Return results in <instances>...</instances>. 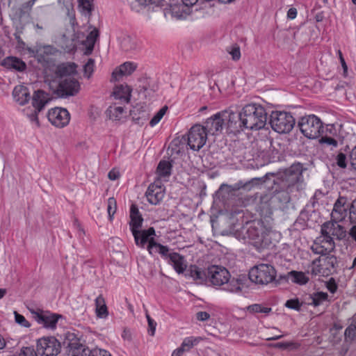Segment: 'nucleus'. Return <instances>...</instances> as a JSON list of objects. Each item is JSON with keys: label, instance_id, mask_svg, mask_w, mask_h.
<instances>
[{"label": "nucleus", "instance_id": "obj_1", "mask_svg": "<svg viewBox=\"0 0 356 356\" xmlns=\"http://www.w3.org/2000/svg\"><path fill=\"white\" fill-rule=\"evenodd\" d=\"M187 275L200 283L216 289L222 288L231 293H238L242 289L241 280L231 278L230 273L222 266L211 265L202 270L195 265H191Z\"/></svg>", "mask_w": 356, "mask_h": 356}, {"label": "nucleus", "instance_id": "obj_2", "mask_svg": "<svg viewBox=\"0 0 356 356\" xmlns=\"http://www.w3.org/2000/svg\"><path fill=\"white\" fill-rule=\"evenodd\" d=\"M267 113L260 104H249L245 105L240 112L232 111V128L235 129L236 134L244 129L250 130H259L266 124Z\"/></svg>", "mask_w": 356, "mask_h": 356}, {"label": "nucleus", "instance_id": "obj_3", "mask_svg": "<svg viewBox=\"0 0 356 356\" xmlns=\"http://www.w3.org/2000/svg\"><path fill=\"white\" fill-rule=\"evenodd\" d=\"M338 222L332 219L321 225V236L316 238L311 248L313 252L321 255L329 254L335 249L334 239L341 241L346 236L345 228Z\"/></svg>", "mask_w": 356, "mask_h": 356}, {"label": "nucleus", "instance_id": "obj_4", "mask_svg": "<svg viewBox=\"0 0 356 356\" xmlns=\"http://www.w3.org/2000/svg\"><path fill=\"white\" fill-rule=\"evenodd\" d=\"M233 123L232 111L229 109L218 112L208 118L202 127L207 132V135H218L223 128H226L228 132L236 134L235 129L232 128Z\"/></svg>", "mask_w": 356, "mask_h": 356}, {"label": "nucleus", "instance_id": "obj_5", "mask_svg": "<svg viewBox=\"0 0 356 356\" xmlns=\"http://www.w3.org/2000/svg\"><path fill=\"white\" fill-rule=\"evenodd\" d=\"M270 229L266 228L262 222L251 223L246 230V236L254 245L258 248H266L270 243Z\"/></svg>", "mask_w": 356, "mask_h": 356}, {"label": "nucleus", "instance_id": "obj_6", "mask_svg": "<svg viewBox=\"0 0 356 356\" xmlns=\"http://www.w3.org/2000/svg\"><path fill=\"white\" fill-rule=\"evenodd\" d=\"M276 277L275 268L268 264H259L252 267L249 272L250 280L261 285H266L273 282Z\"/></svg>", "mask_w": 356, "mask_h": 356}, {"label": "nucleus", "instance_id": "obj_7", "mask_svg": "<svg viewBox=\"0 0 356 356\" xmlns=\"http://www.w3.org/2000/svg\"><path fill=\"white\" fill-rule=\"evenodd\" d=\"M293 115L285 111H273L270 115V124L272 129L277 133H289L295 125Z\"/></svg>", "mask_w": 356, "mask_h": 356}, {"label": "nucleus", "instance_id": "obj_8", "mask_svg": "<svg viewBox=\"0 0 356 356\" xmlns=\"http://www.w3.org/2000/svg\"><path fill=\"white\" fill-rule=\"evenodd\" d=\"M298 127L301 133L310 139L318 138L323 131V122L314 115L302 117L298 122Z\"/></svg>", "mask_w": 356, "mask_h": 356}, {"label": "nucleus", "instance_id": "obj_9", "mask_svg": "<svg viewBox=\"0 0 356 356\" xmlns=\"http://www.w3.org/2000/svg\"><path fill=\"white\" fill-rule=\"evenodd\" d=\"M129 227L134 236L135 243L137 246L144 248L147 243L148 236H155V229L151 227L147 229L140 230L143 218L141 216L130 217Z\"/></svg>", "mask_w": 356, "mask_h": 356}, {"label": "nucleus", "instance_id": "obj_10", "mask_svg": "<svg viewBox=\"0 0 356 356\" xmlns=\"http://www.w3.org/2000/svg\"><path fill=\"white\" fill-rule=\"evenodd\" d=\"M63 343L66 346L67 356H88L90 349L81 343L75 333L67 332Z\"/></svg>", "mask_w": 356, "mask_h": 356}, {"label": "nucleus", "instance_id": "obj_11", "mask_svg": "<svg viewBox=\"0 0 356 356\" xmlns=\"http://www.w3.org/2000/svg\"><path fill=\"white\" fill-rule=\"evenodd\" d=\"M36 348L41 356H57L60 353L61 345L54 337H44L37 341Z\"/></svg>", "mask_w": 356, "mask_h": 356}, {"label": "nucleus", "instance_id": "obj_12", "mask_svg": "<svg viewBox=\"0 0 356 356\" xmlns=\"http://www.w3.org/2000/svg\"><path fill=\"white\" fill-rule=\"evenodd\" d=\"M207 139V132L205 131L202 125L197 124L190 129L187 143L191 149L198 151L205 145Z\"/></svg>", "mask_w": 356, "mask_h": 356}, {"label": "nucleus", "instance_id": "obj_13", "mask_svg": "<svg viewBox=\"0 0 356 356\" xmlns=\"http://www.w3.org/2000/svg\"><path fill=\"white\" fill-rule=\"evenodd\" d=\"M29 310L33 314L35 321L46 328L55 329L58 319L61 318V315L52 314L47 311L40 309L35 311L33 309H29Z\"/></svg>", "mask_w": 356, "mask_h": 356}, {"label": "nucleus", "instance_id": "obj_14", "mask_svg": "<svg viewBox=\"0 0 356 356\" xmlns=\"http://www.w3.org/2000/svg\"><path fill=\"white\" fill-rule=\"evenodd\" d=\"M79 89V83L74 77H67L60 81L56 92L58 96L65 97L76 95Z\"/></svg>", "mask_w": 356, "mask_h": 356}, {"label": "nucleus", "instance_id": "obj_15", "mask_svg": "<svg viewBox=\"0 0 356 356\" xmlns=\"http://www.w3.org/2000/svg\"><path fill=\"white\" fill-rule=\"evenodd\" d=\"M350 204L346 196H339L335 201L331 213V218L335 221L343 220L350 211Z\"/></svg>", "mask_w": 356, "mask_h": 356}, {"label": "nucleus", "instance_id": "obj_16", "mask_svg": "<svg viewBox=\"0 0 356 356\" xmlns=\"http://www.w3.org/2000/svg\"><path fill=\"white\" fill-rule=\"evenodd\" d=\"M47 118L53 125L62 128L68 124L70 115L65 108H55L48 112Z\"/></svg>", "mask_w": 356, "mask_h": 356}, {"label": "nucleus", "instance_id": "obj_17", "mask_svg": "<svg viewBox=\"0 0 356 356\" xmlns=\"http://www.w3.org/2000/svg\"><path fill=\"white\" fill-rule=\"evenodd\" d=\"M49 101L50 98L47 92L41 90L35 91L32 97V105L35 108V113L29 116L31 121H35L37 124H39L38 113L44 108Z\"/></svg>", "mask_w": 356, "mask_h": 356}, {"label": "nucleus", "instance_id": "obj_18", "mask_svg": "<svg viewBox=\"0 0 356 356\" xmlns=\"http://www.w3.org/2000/svg\"><path fill=\"white\" fill-rule=\"evenodd\" d=\"M165 195V188L159 181L151 184L145 193L147 201L154 205L159 204Z\"/></svg>", "mask_w": 356, "mask_h": 356}, {"label": "nucleus", "instance_id": "obj_19", "mask_svg": "<svg viewBox=\"0 0 356 356\" xmlns=\"http://www.w3.org/2000/svg\"><path fill=\"white\" fill-rule=\"evenodd\" d=\"M302 166L300 163L293 164L286 169L284 173V179L290 188L298 184L302 179Z\"/></svg>", "mask_w": 356, "mask_h": 356}, {"label": "nucleus", "instance_id": "obj_20", "mask_svg": "<svg viewBox=\"0 0 356 356\" xmlns=\"http://www.w3.org/2000/svg\"><path fill=\"white\" fill-rule=\"evenodd\" d=\"M137 67V65L132 62H125L116 67L112 73L111 81H118L123 76L131 75Z\"/></svg>", "mask_w": 356, "mask_h": 356}, {"label": "nucleus", "instance_id": "obj_21", "mask_svg": "<svg viewBox=\"0 0 356 356\" xmlns=\"http://www.w3.org/2000/svg\"><path fill=\"white\" fill-rule=\"evenodd\" d=\"M168 263L179 274L183 273L187 268V262L184 257L177 252H171L168 255Z\"/></svg>", "mask_w": 356, "mask_h": 356}, {"label": "nucleus", "instance_id": "obj_22", "mask_svg": "<svg viewBox=\"0 0 356 356\" xmlns=\"http://www.w3.org/2000/svg\"><path fill=\"white\" fill-rule=\"evenodd\" d=\"M13 96L16 102L19 105H24L31 99L30 92L26 86L18 85L14 88Z\"/></svg>", "mask_w": 356, "mask_h": 356}, {"label": "nucleus", "instance_id": "obj_23", "mask_svg": "<svg viewBox=\"0 0 356 356\" xmlns=\"http://www.w3.org/2000/svg\"><path fill=\"white\" fill-rule=\"evenodd\" d=\"M163 0H131L130 6L133 10L140 12L143 8L152 7L154 9L155 7H160L163 6Z\"/></svg>", "mask_w": 356, "mask_h": 356}, {"label": "nucleus", "instance_id": "obj_24", "mask_svg": "<svg viewBox=\"0 0 356 356\" xmlns=\"http://www.w3.org/2000/svg\"><path fill=\"white\" fill-rule=\"evenodd\" d=\"M1 65L8 69L15 70L19 72H23L26 67V63L22 60L13 56L4 58L1 62Z\"/></svg>", "mask_w": 356, "mask_h": 356}, {"label": "nucleus", "instance_id": "obj_25", "mask_svg": "<svg viewBox=\"0 0 356 356\" xmlns=\"http://www.w3.org/2000/svg\"><path fill=\"white\" fill-rule=\"evenodd\" d=\"M121 49L127 52H134L140 48L138 40L130 35H124L120 41Z\"/></svg>", "mask_w": 356, "mask_h": 356}, {"label": "nucleus", "instance_id": "obj_26", "mask_svg": "<svg viewBox=\"0 0 356 356\" xmlns=\"http://www.w3.org/2000/svg\"><path fill=\"white\" fill-rule=\"evenodd\" d=\"M77 65L74 63H63L59 65L56 70V74L61 79L67 77H73L76 74Z\"/></svg>", "mask_w": 356, "mask_h": 356}, {"label": "nucleus", "instance_id": "obj_27", "mask_svg": "<svg viewBox=\"0 0 356 356\" xmlns=\"http://www.w3.org/2000/svg\"><path fill=\"white\" fill-rule=\"evenodd\" d=\"M131 89L128 86L120 85L115 88L113 96L115 99L128 103L131 97Z\"/></svg>", "mask_w": 356, "mask_h": 356}, {"label": "nucleus", "instance_id": "obj_28", "mask_svg": "<svg viewBox=\"0 0 356 356\" xmlns=\"http://www.w3.org/2000/svg\"><path fill=\"white\" fill-rule=\"evenodd\" d=\"M95 312L98 318H106L108 316L106 301L102 295H99L95 299Z\"/></svg>", "mask_w": 356, "mask_h": 356}, {"label": "nucleus", "instance_id": "obj_29", "mask_svg": "<svg viewBox=\"0 0 356 356\" xmlns=\"http://www.w3.org/2000/svg\"><path fill=\"white\" fill-rule=\"evenodd\" d=\"M172 164L170 161L161 160L157 166L156 173L160 179L167 181L171 175Z\"/></svg>", "mask_w": 356, "mask_h": 356}, {"label": "nucleus", "instance_id": "obj_30", "mask_svg": "<svg viewBox=\"0 0 356 356\" xmlns=\"http://www.w3.org/2000/svg\"><path fill=\"white\" fill-rule=\"evenodd\" d=\"M98 36L99 31L96 29L91 31L87 35L86 40L83 42V44L86 47L84 54L90 55L92 53Z\"/></svg>", "mask_w": 356, "mask_h": 356}, {"label": "nucleus", "instance_id": "obj_31", "mask_svg": "<svg viewBox=\"0 0 356 356\" xmlns=\"http://www.w3.org/2000/svg\"><path fill=\"white\" fill-rule=\"evenodd\" d=\"M289 277L293 282L299 284H305L309 281V278L306 276V275L300 271H290L289 273Z\"/></svg>", "mask_w": 356, "mask_h": 356}, {"label": "nucleus", "instance_id": "obj_32", "mask_svg": "<svg viewBox=\"0 0 356 356\" xmlns=\"http://www.w3.org/2000/svg\"><path fill=\"white\" fill-rule=\"evenodd\" d=\"M312 302L309 303L315 307L321 305L323 302L327 299V294L325 292H316L310 296Z\"/></svg>", "mask_w": 356, "mask_h": 356}, {"label": "nucleus", "instance_id": "obj_33", "mask_svg": "<svg viewBox=\"0 0 356 356\" xmlns=\"http://www.w3.org/2000/svg\"><path fill=\"white\" fill-rule=\"evenodd\" d=\"M136 111H138V110L136 109L131 111L133 120L138 124H144L147 120L148 113L145 111H143L137 114Z\"/></svg>", "mask_w": 356, "mask_h": 356}, {"label": "nucleus", "instance_id": "obj_34", "mask_svg": "<svg viewBox=\"0 0 356 356\" xmlns=\"http://www.w3.org/2000/svg\"><path fill=\"white\" fill-rule=\"evenodd\" d=\"M323 266L328 273L334 271L337 266V259L333 255H330L323 259Z\"/></svg>", "mask_w": 356, "mask_h": 356}, {"label": "nucleus", "instance_id": "obj_35", "mask_svg": "<svg viewBox=\"0 0 356 356\" xmlns=\"http://www.w3.org/2000/svg\"><path fill=\"white\" fill-rule=\"evenodd\" d=\"M154 236H148L147 239V243H148L147 249L148 252L152 255L154 253H159V248L157 245H162L155 241Z\"/></svg>", "mask_w": 356, "mask_h": 356}, {"label": "nucleus", "instance_id": "obj_36", "mask_svg": "<svg viewBox=\"0 0 356 356\" xmlns=\"http://www.w3.org/2000/svg\"><path fill=\"white\" fill-rule=\"evenodd\" d=\"M247 309L250 313L268 314L269 312H271L270 307H264L260 304H253V305H249L247 307Z\"/></svg>", "mask_w": 356, "mask_h": 356}, {"label": "nucleus", "instance_id": "obj_37", "mask_svg": "<svg viewBox=\"0 0 356 356\" xmlns=\"http://www.w3.org/2000/svg\"><path fill=\"white\" fill-rule=\"evenodd\" d=\"M117 211V202L114 197H109L107 202V212L110 221L113 220V216Z\"/></svg>", "mask_w": 356, "mask_h": 356}, {"label": "nucleus", "instance_id": "obj_38", "mask_svg": "<svg viewBox=\"0 0 356 356\" xmlns=\"http://www.w3.org/2000/svg\"><path fill=\"white\" fill-rule=\"evenodd\" d=\"M198 342L199 339L197 338H195L193 337H186L182 341L181 347H182L185 350V351H188Z\"/></svg>", "mask_w": 356, "mask_h": 356}, {"label": "nucleus", "instance_id": "obj_39", "mask_svg": "<svg viewBox=\"0 0 356 356\" xmlns=\"http://www.w3.org/2000/svg\"><path fill=\"white\" fill-rule=\"evenodd\" d=\"M108 111L110 113L111 118L115 120H120L122 118L124 110L122 106H115L110 107Z\"/></svg>", "mask_w": 356, "mask_h": 356}, {"label": "nucleus", "instance_id": "obj_40", "mask_svg": "<svg viewBox=\"0 0 356 356\" xmlns=\"http://www.w3.org/2000/svg\"><path fill=\"white\" fill-rule=\"evenodd\" d=\"M168 109L167 106H164L161 108L152 118V120L149 122V125L151 127L155 126L156 124L159 122V121L162 119L165 113H166V111Z\"/></svg>", "mask_w": 356, "mask_h": 356}, {"label": "nucleus", "instance_id": "obj_41", "mask_svg": "<svg viewBox=\"0 0 356 356\" xmlns=\"http://www.w3.org/2000/svg\"><path fill=\"white\" fill-rule=\"evenodd\" d=\"M14 316H15V321L16 323H17L21 327H30L31 323L25 318V317L19 314L17 312H14Z\"/></svg>", "mask_w": 356, "mask_h": 356}, {"label": "nucleus", "instance_id": "obj_42", "mask_svg": "<svg viewBox=\"0 0 356 356\" xmlns=\"http://www.w3.org/2000/svg\"><path fill=\"white\" fill-rule=\"evenodd\" d=\"M36 1L37 0H29L22 3L19 9L20 15L22 16L29 13Z\"/></svg>", "mask_w": 356, "mask_h": 356}, {"label": "nucleus", "instance_id": "obj_43", "mask_svg": "<svg viewBox=\"0 0 356 356\" xmlns=\"http://www.w3.org/2000/svg\"><path fill=\"white\" fill-rule=\"evenodd\" d=\"M321 260L319 259L313 261L311 267V273L314 275H324L325 273L323 268L319 264Z\"/></svg>", "mask_w": 356, "mask_h": 356}, {"label": "nucleus", "instance_id": "obj_44", "mask_svg": "<svg viewBox=\"0 0 356 356\" xmlns=\"http://www.w3.org/2000/svg\"><path fill=\"white\" fill-rule=\"evenodd\" d=\"M95 67V60L92 58H89L88 62L83 66L84 75L87 78H90L92 75Z\"/></svg>", "mask_w": 356, "mask_h": 356}, {"label": "nucleus", "instance_id": "obj_45", "mask_svg": "<svg viewBox=\"0 0 356 356\" xmlns=\"http://www.w3.org/2000/svg\"><path fill=\"white\" fill-rule=\"evenodd\" d=\"M13 356H38L33 347H23L19 352Z\"/></svg>", "mask_w": 356, "mask_h": 356}, {"label": "nucleus", "instance_id": "obj_46", "mask_svg": "<svg viewBox=\"0 0 356 356\" xmlns=\"http://www.w3.org/2000/svg\"><path fill=\"white\" fill-rule=\"evenodd\" d=\"M92 0H79V6L84 13H89L91 11Z\"/></svg>", "mask_w": 356, "mask_h": 356}, {"label": "nucleus", "instance_id": "obj_47", "mask_svg": "<svg viewBox=\"0 0 356 356\" xmlns=\"http://www.w3.org/2000/svg\"><path fill=\"white\" fill-rule=\"evenodd\" d=\"M302 303L298 299H291L286 302L285 306L289 309L300 311L302 307Z\"/></svg>", "mask_w": 356, "mask_h": 356}, {"label": "nucleus", "instance_id": "obj_48", "mask_svg": "<svg viewBox=\"0 0 356 356\" xmlns=\"http://www.w3.org/2000/svg\"><path fill=\"white\" fill-rule=\"evenodd\" d=\"M88 356H111V355L104 349L95 348L90 350V352H88Z\"/></svg>", "mask_w": 356, "mask_h": 356}, {"label": "nucleus", "instance_id": "obj_49", "mask_svg": "<svg viewBox=\"0 0 356 356\" xmlns=\"http://www.w3.org/2000/svg\"><path fill=\"white\" fill-rule=\"evenodd\" d=\"M344 334L346 339H353L356 336V325L354 324L350 325L346 329Z\"/></svg>", "mask_w": 356, "mask_h": 356}, {"label": "nucleus", "instance_id": "obj_50", "mask_svg": "<svg viewBox=\"0 0 356 356\" xmlns=\"http://www.w3.org/2000/svg\"><path fill=\"white\" fill-rule=\"evenodd\" d=\"M349 218L353 224H356V198L351 202Z\"/></svg>", "mask_w": 356, "mask_h": 356}, {"label": "nucleus", "instance_id": "obj_51", "mask_svg": "<svg viewBox=\"0 0 356 356\" xmlns=\"http://www.w3.org/2000/svg\"><path fill=\"white\" fill-rule=\"evenodd\" d=\"M337 164L341 168H346L347 166L346 156L345 154L340 152L336 157Z\"/></svg>", "mask_w": 356, "mask_h": 356}, {"label": "nucleus", "instance_id": "obj_52", "mask_svg": "<svg viewBox=\"0 0 356 356\" xmlns=\"http://www.w3.org/2000/svg\"><path fill=\"white\" fill-rule=\"evenodd\" d=\"M229 53L232 56V58L234 60H238L241 58L240 48L237 45L232 47L231 50L229 51Z\"/></svg>", "mask_w": 356, "mask_h": 356}, {"label": "nucleus", "instance_id": "obj_53", "mask_svg": "<svg viewBox=\"0 0 356 356\" xmlns=\"http://www.w3.org/2000/svg\"><path fill=\"white\" fill-rule=\"evenodd\" d=\"M320 143L321 144H326L327 145L332 146L334 147H336L338 145L337 140H336L334 138L331 137H322L320 140Z\"/></svg>", "mask_w": 356, "mask_h": 356}, {"label": "nucleus", "instance_id": "obj_54", "mask_svg": "<svg viewBox=\"0 0 356 356\" xmlns=\"http://www.w3.org/2000/svg\"><path fill=\"white\" fill-rule=\"evenodd\" d=\"M159 248V253L165 259H168V255L170 254L169 252V248L165 245H157Z\"/></svg>", "mask_w": 356, "mask_h": 356}, {"label": "nucleus", "instance_id": "obj_55", "mask_svg": "<svg viewBox=\"0 0 356 356\" xmlns=\"http://www.w3.org/2000/svg\"><path fill=\"white\" fill-rule=\"evenodd\" d=\"M147 321H148V325L149 327V333L151 336H154V333H155L156 323L153 319H152L149 317V315H147Z\"/></svg>", "mask_w": 356, "mask_h": 356}, {"label": "nucleus", "instance_id": "obj_56", "mask_svg": "<svg viewBox=\"0 0 356 356\" xmlns=\"http://www.w3.org/2000/svg\"><path fill=\"white\" fill-rule=\"evenodd\" d=\"M327 289L330 292L334 293L337 290V284H336L334 280L331 278L327 283Z\"/></svg>", "mask_w": 356, "mask_h": 356}, {"label": "nucleus", "instance_id": "obj_57", "mask_svg": "<svg viewBox=\"0 0 356 356\" xmlns=\"http://www.w3.org/2000/svg\"><path fill=\"white\" fill-rule=\"evenodd\" d=\"M350 164L356 170V146L352 149L350 154Z\"/></svg>", "mask_w": 356, "mask_h": 356}, {"label": "nucleus", "instance_id": "obj_58", "mask_svg": "<svg viewBox=\"0 0 356 356\" xmlns=\"http://www.w3.org/2000/svg\"><path fill=\"white\" fill-rule=\"evenodd\" d=\"M196 316L197 320L201 321H207L210 318L209 314L206 312H199L197 313Z\"/></svg>", "mask_w": 356, "mask_h": 356}, {"label": "nucleus", "instance_id": "obj_59", "mask_svg": "<svg viewBox=\"0 0 356 356\" xmlns=\"http://www.w3.org/2000/svg\"><path fill=\"white\" fill-rule=\"evenodd\" d=\"M108 177L111 180H116L120 177V173L117 170H112L108 172Z\"/></svg>", "mask_w": 356, "mask_h": 356}, {"label": "nucleus", "instance_id": "obj_60", "mask_svg": "<svg viewBox=\"0 0 356 356\" xmlns=\"http://www.w3.org/2000/svg\"><path fill=\"white\" fill-rule=\"evenodd\" d=\"M297 9L295 8H291L287 12V17L290 19H293L297 16Z\"/></svg>", "mask_w": 356, "mask_h": 356}, {"label": "nucleus", "instance_id": "obj_61", "mask_svg": "<svg viewBox=\"0 0 356 356\" xmlns=\"http://www.w3.org/2000/svg\"><path fill=\"white\" fill-rule=\"evenodd\" d=\"M141 216L136 205L131 204L130 208V217Z\"/></svg>", "mask_w": 356, "mask_h": 356}, {"label": "nucleus", "instance_id": "obj_62", "mask_svg": "<svg viewBox=\"0 0 356 356\" xmlns=\"http://www.w3.org/2000/svg\"><path fill=\"white\" fill-rule=\"evenodd\" d=\"M184 352H186L185 350L180 346L172 352L171 356H182Z\"/></svg>", "mask_w": 356, "mask_h": 356}, {"label": "nucleus", "instance_id": "obj_63", "mask_svg": "<svg viewBox=\"0 0 356 356\" xmlns=\"http://www.w3.org/2000/svg\"><path fill=\"white\" fill-rule=\"evenodd\" d=\"M350 236L356 241V224H354V225L351 227L348 232Z\"/></svg>", "mask_w": 356, "mask_h": 356}, {"label": "nucleus", "instance_id": "obj_64", "mask_svg": "<svg viewBox=\"0 0 356 356\" xmlns=\"http://www.w3.org/2000/svg\"><path fill=\"white\" fill-rule=\"evenodd\" d=\"M179 8H180V6H176V5L173 6L172 7V15L175 16V17H177V18H179V17H181V15H179L177 14V12H178V10H179Z\"/></svg>", "mask_w": 356, "mask_h": 356}]
</instances>
